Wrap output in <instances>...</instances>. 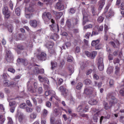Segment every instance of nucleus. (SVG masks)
Instances as JSON below:
<instances>
[{
  "label": "nucleus",
  "instance_id": "1",
  "mask_svg": "<svg viewBox=\"0 0 124 124\" xmlns=\"http://www.w3.org/2000/svg\"><path fill=\"white\" fill-rule=\"evenodd\" d=\"M115 93H110L107 94L106 99L109 101V106H108V104L106 102H105L104 103V108L106 109H108L110 108L114 104L116 103L118 101L115 97L113 96V95L115 94Z\"/></svg>",
  "mask_w": 124,
  "mask_h": 124
},
{
  "label": "nucleus",
  "instance_id": "2",
  "mask_svg": "<svg viewBox=\"0 0 124 124\" xmlns=\"http://www.w3.org/2000/svg\"><path fill=\"white\" fill-rule=\"evenodd\" d=\"M78 20L76 18H72L71 19H68L66 22L67 26L69 28L70 27L72 24L73 26L77 25L78 23Z\"/></svg>",
  "mask_w": 124,
  "mask_h": 124
},
{
  "label": "nucleus",
  "instance_id": "3",
  "mask_svg": "<svg viewBox=\"0 0 124 124\" xmlns=\"http://www.w3.org/2000/svg\"><path fill=\"white\" fill-rule=\"evenodd\" d=\"M42 18L44 21L48 22L51 18V15L49 12H44L42 15Z\"/></svg>",
  "mask_w": 124,
  "mask_h": 124
},
{
  "label": "nucleus",
  "instance_id": "4",
  "mask_svg": "<svg viewBox=\"0 0 124 124\" xmlns=\"http://www.w3.org/2000/svg\"><path fill=\"white\" fill-rule=\"evenodd\" d=\"M59 91L61 93V94L65 97L68 94V91L63 85L61 86L58 89Z\"/></svg>",
  "mask_w": 124,
  "mask_h": 124
},
{
  "label": "nucleus",
  "instance_id": "5",
  "mask_svg": "<svg viewBox=\"0 0 124 124\" xmlns=\"http://www.w3.org/2000/svg\"><path fill=\"white\" fill-rule=\"evenodd\" d=\"M6 59L7 62H11L13 60V57L12 53L10 51L7 50L6 52Z\"/></svg>",
  "mask_w": 124,
  "mask_h": 124
},
{
  "label": "nucleus",
  "instance_id": "6",
  "mask_svg": "<svg viewBox=\"0 0 124 124\" xmlns=\"http://www.w3.org/2000/svg\"><path fill=\"white\" fill-rule=\"evenodd\" d=\"M99 42L100 40L99 39L93 40L92 42L91 45L93 46H95L96 49H99L101 48L100 45L99 44Z\"/></svg>",
  "mask_w": 124,
  "mask_h": 124
},
{
  "label": "nucleus",
  "instance_id": "7",
  "mask_svg": "<svg viewBox=\"0 0 124 124\" xmlns=\"http://www.w3.org/2000/svg\"><path fill=\"white\" fill-rule=\"evenodd\" d=\"M14 37L17 40H22L25 39L27 36L20 33H16L15 34Z\"/></svg>",
  "mask_w": 124,
  "mask_h": 124
},
{
  "label": "nucleus",
  "instance_id": "8",
  "mask_svg": "<svg viewBox=\"0 0 124 124\" xmlns=\"http://www.w3.org/2000/svg\"><path fill=\"white\" fill-rule=\"evenodd\" d=\"M94 88L91 87H86L85 88L84 93L87 95L91 94L93 93Z\"/></svg>",
  "mask_w": 124,
  "mask_h": 124
},
{
  "label": "nucleus",
  "instance_id": "9",
  "mask_svg": "<svg viewBox=\"0 0 124 124\" xmlns=\"http://www.w3.org/2000/svg\"><path fill=\"white\" fill-rule=\"evenodd\" d=\"M56 8L59 10H63L64 9V6L63 2L61 1H59L57 3Z\"/></svg>",
  "mask_w": 124,
  "mask_h": 124
},
{
  "label": "nucleus",
  "instance_id": "10",
  "mask_svg": "<svg viewBox=\"0 0 124 124\" xmlns=\"http://www.w3.org/2000/svg\"><path fill=\"white\" fill-rule=\"evenodd\" d=\"M3 13L6 18H8L10 15L8 11V8L7 7H4L3 9Z\"/></svg>",
  "mask_w": 124,
  "mask_h": 124
},
{
  "label": "nucleus",
  "instance_id": "11",
  "mask_svg": "<svg viewBox=\"0 0 124 124\" xmlns=\"http://www.w3.org/2000/svg\"><path fill=\"white\" fill-rule=\"evenodd\" d=\"M109 43L115 48H118L119 47V41L117 40H116L114 42H110Z\"/></svg>",
  "mask_w": 124,
  "mask_h": 124
},
{
  "label": "nucleus",
  "instance_id": "12",
  "mask_svg": "<svg viewBox=\"0 0 124 124\" xmlns=\"http://www.w3.org/2000/svg\"><path fill=\"white\" fill-rule=\"evenodd\" d=\"M17 62L19 63H22L24 66H26L28 62V61L26 59L18 58L17 60Z\"/></svg>",
  "mask_w": 124,
  "mask_h": 124
},
{
  "label": "nucleus",
  "instance_id": "13",
  "mask_svg": "<svg viewBox=\"0 0 124 124\" xmlns=\"http://www.w3.org/2000/svg\"><path fill=\"white\" fill-rule=\"evenodd\" d=\"M46 54L44 52H42L41 53L40 55H39L38 56V58L40 60L45 61L46 59Z\"/></svg>",
  "mask_w": 124,
  "mask_h": 124
},
{
  "label": "nucleus",
  "instance_id": "14",
  "mask_svg": "<svg viewBox=\"0 0 124 124\" xmlns=\"http://www.w3.org/2000/svg\"><path fill=\"white\" fill-rule=\"evenodd\" d=\"M38 78L40 82H44L45 83H47V84H49V81L47 78H43L40 76H38Z\"/></svg>",
  "mask_w": 124,
  "mask_h": 124
},
{
  "label": "nucleus",
  "instance_id": "15",
  "mask_svg": "<svg viewBox=\"0 0 124 124\" xmlns=\"http://www.w3.org/2000/svg\"><path fill=\"white\" fill-rule=\"evenodd\" d=\"M105 0H100L99 2L98 5L99 6V9L101 10L102 8L105 4Z\"/></svg>",
  "mask_w": 124,
  "mask_h": 124
},
{
  "label": "nucleus",
  "instance_id": "16",
  "mask_svg": "<svg viewBox=\"0 0 124 124\" xmlns=\"http://www.w3.org/2000/svg\"><path fill=\"white\" fill-rule=\"evenodd\" d=\"M99 112H97L93 116V120L94 122L97 123L98 122V118L99 117Z\"/></svg>",
  "mask_w": 124,
  "mask_h": 124
},
{
  "label": "nucleus",
  "instance_id": "17",
  "mask_svg": "<svg viewBox=\"0 0 124 124\" xmlns=\"http://www.w3.org/2000/svg\"><path fill=\"white\" fill-rule=\"evenodd\" d=\"M115 74L117 75H119L120 73V65L116 66L115 68Z\"/></svg>",
  "mask_w": 124,
  "mask_h": 124
},
{
  "label": "nucleus",
  "instance_id": "18",
  "mask_svg": "<svg viewBox=\"0 0 124 124\" xmlns=\"http://www.w3.org/2000/svg\"><path fill=\"white\" fill-rule=\"evenodd\" d=\"M30 23L31 26L33 27H36L37 24V22L35 20L31 21L30 22Z\"/></svg>",
  "mask_w": 124,
  "mask_h": 124
},
{
  "label": "nucleus",
  "instance_id": "19",
  "mask_svg": "<svg viewBox=\"0 0 124 124\" xmlns=\"http://www.w3.org/2000/svg\"><path fill=\"white\" fill-rule=\"evenodd\" d=\"M24 118V116L23 113H21L18 115V119L19 121L20 122H23V120Z\"/></svg>",
  "mask_w": 124,
  "mask_h": 124
},
{
  "label": "nucleus",
  "instance_id": "20",
  "mask_svg": "<svg viewBox=\"0 0 124 124\" xmlns=\"http://www.w3.org/2000/svg\"><path fill=\"white\" fill-rule=\"evenodd\" d=\"M8 102H9V106L11 107L12 106L16 105V102L15 101H11L12 100L11 99H8Z\"/></svg>",
  "mask_w": 124,
  "mask_h": 124
},
{
  "label": "nucleus",
  "instance_id": "21",
  "mask_svg": "<svg viewBox=\"0 0 124 124\" xmlns=\"http://www.w3.org/2000/svg\"><path fill=\"white\" fill-rule=\"evenodd\" d=\"M88 102L89 104L93 105L96 104L97 102L96 100L92 99L90 100Z\"/></svg>",
  "mask_w": 124,
  "mask_h": 124
},
{
  "label": "nucleus",
  "instance_id": "22",
  "mask_svg": "<svg viewBox=\"0 0 124 124\" xmlns=\"http://www.w3.org/2000/svg\"><path fill=\"white\" fill-rule=\"evenodd\" d=\"M114 67L110 66L108 67L107 70V72L108 74H110L112 73L113 71Z\"/></svg>",
  "mask_w": 124,
  "mask_h": 124
},
{
  "label": "nucleus",
  "instance_id": "23",
  "mask_svg": "<svg viewBox=\"0 0 124 124\" xmlns=\"http://www.w3.org/2000/svg\"><path fill=\"white\" fill-rule=\"evenodd\" d=\"M53 43L52 42H49L45 44V46L48 48H50L53 47Z\"/></svg>",
  "mask_w": 124,
  "mask_h": 124
},
{
  "label": "nucleus",
  "instance_id": "24",
  "mask_svg": "<svg viewBox=\"0 0 124 124\" xmlns=\"http://www.w3.org/2000/svg\"><path fill=\"white\" fill-rule=\"evenodd\" d=\"M83 21L82 24L83 25H85L86 22L88 21V19L87 16H85L84 14L83 15Z\"/></svg>",
  "mask_w": 124,
  "mask_h": 124
},
{
  "label": "nucleus",
  "instance_id": "25",
  "mask_svg": "<svg viewBox=\"0 0 124 124\" xmlns=\"http://www.w3.org/2000/svg\"><path fill=\"white\" fill-rule=\"evenodd\" d=\"M84 108V106L83 105H79L77 109V111L78 112H79L81 111H83V108Z\"/></svg>",
  "mask_w": 124,
  "mask_h": 124
},
{
  "label": "nucleus",
  "instance_id": "26",
  "mask_svg": "<svg viewBox=\"0 0 124 124\" xmlns=\"http://www.w3.org/2000/svg\"><path fill=\"white\" fill-rule=\"evenodd\" d=\"M51 64L52 65L51 69L52 70L56 67L57 66V62H55L51 61Z\"/></svg>",
  "mask_w": 124,
  "mask_h": 124
},
{
  "label": "nucleus",
  "instance_id": "27",
  "mask_svg": "<svg viewBox=\"0 0 124 124\" xmlns=\"http://www.w3.org/2000/svg\"><path fill=\"white\" fill-rule=\"evenodd\" d=\"M48 111L45 109H44L42 111V115L44 117H46L48 115Z\"/></svg>",
  "mask_w": 124,
  "mask_h": 124
},
{
  "label": "nucleus",
  "instance_id": "28",
  "mask_svg": "<svg viewBox=\"0 0 124 124\" xmlns=\"http://www.w3.org/2000/svg\"><path fill=\"white\" fill-rule=\"evenodd\" d=\"M54 13L55 14L58 18H60L62 15V12H57L56 11H54Z\"/></svg>",
  "mask_w": 124,
  "mask_h": 124
},
{
  "label": "nucleus",
  "instance_id": "29",
  "mask_svg": "<svg viewBox=\"0 0 124 124\" xmlns=\"http://www.w3.org/2000/svg\"><path fill=\"white\" fill-rule=\"evenodd\" d=\"M68 69L69 72L71 73H73L74 72V68L71 65H70L68 67Z\"/></svg>",
  "mask_w": 124,
  "mask_h": 124
},
{
  "label": "nucleus",
  "instance_id": "30",
  "mask_svg": "<svg viewBox=\"0 0 124 124\" xmlns=\"http://www.w3.org/2000/svg\"><path fill=\"white\" fill-rule=\"evenodd\" d=\"M33 110V108H32L27 106L25 108V111L28 113L31 112Z\"/></svg>",
  "mask_w": 124,
  "mask_h": 124
},
{
  "label": "nucleus",
  "instance_id": "31",
  "mask_svg": "<svg viewBox=\"0 0 124 124\" xmlns=\"http://www.w3.org/2000/svg\"><path fill=\"white\" fill-rule=\"evenodd\" d=\"M7 28L8 31L10 32H12L13 29L12 25L11 24H9L8 25Z\"/></svg>",
  "mask_w": 124,
  "mask_h": 124
},
{
  "label": "nucleus",
  "instance_id": "32",
  "mask_svg": "<svg viewBox=\"0 0 124 124\" xmlns=\"http://www.w3.org/2000/svg\"><path fill=\"white\" fill-rule=\"evenodd\" d=\"M98 69L100 71H102L103 70L104 68V64H98Z\"/></svg>",
  "mask_w": 124,
  "mask_h": 124
},
{
  "label": "nucleus",
  "instance_id": "33",
  "mask_svg": "<svg viewBox=\"0 0 124 124\" xmlns=\"http://www.w3.org/2000/svg\"><path fill=\"white\" fill-rule=\"evenodd\" d=\"M83 82L86 85H89L91 83V81L89 79H87L85 80Z\"/></svg>",
  "mask_w": 124,
  "mask_h": 124
},
{
  "label": "nucleus",
  "instance_id": "34",
  "mask_svg": "<svg viewBox=\"0 0 124 124\" xmlns=\"http://www.w3.org/2000/svg\"><path fill=\"white\" fill-rule=\"evenodd\" d=\"M97 54V52L96 51H93L91 53L90 57L92 59L94 58Z\"/></svg>",
  "mask_w": 124,
  "mask_h": 124
},
{
  "label": "nucleus",
  "instance_id": "35",
  "mask_svg": "<svg viewBox=\"0 0 124 124\" xmlns=\"http://www.w3.org/2000/svg\"><path fill=\"white\" fill-rule=\"evenodd\" d=\"M58 109H59L58 108H55L54 110V115L56 116H57L60 114V113L58 112Z\"/></svg>",
  "mask_w": 124,
  "mask_h": 124
},
{
  "label": "nucleus",
  "instance_id": "36",
  "mask_svg": "<svg viewBox=\"0 0 124 124\" xmlns=\"http://www.w3.org/2000/svg\"><path fill=\"white\" fill-rule=\"evenodd\" d=\"M5 120V119L4 116L2 115H0V123L2 124L3 123Z\"/></svg>",
  "mask_w": 124,
  "mask_h": 124
},
{
  "label": "nucleus",
  "instance_id": "37",
  "mask_svg": "<svg viewBox=\"0 0 124 124\" xmlns=\"http://www.w3.org/2000/svg\"><path fill=\"white\" fill-rule=\"evenodd\" d=\"M92 27V25L91 24H89L83 27L84 30H86L88 29L91 28Z\"/></svg>",
  "mask_w": 124,
  "mask_h": 124
},
{
  "label": "nucleus",
  "instance_id": "38",
  "mask_svg": "<svg viewBox=\"0 0 124 124\" xmlns=\"http://www.w3.org/2000/svg\"><path fill=\"white\" fill-rule=\"evenodd\" d=\"M82 86V84L81 83H79L77 86L76 88L78 90H80Z\"/></svg>",
  "mask_w": 124,
  "mask_h": 124
},
{
  "label": "nucleus",
  "instance_id": "39",
  "mask_svg": "<svg viewBox=\"0 0 124 124\" xmlns=\"http://www.w3.org/2000/svg\"><path fill=\"white\" fill-rule=\"evenodd\" d=\"M39 70L38 67H35L33 70L34 73V74H37L39 73Z\"/></svg>",
  "mask_w": 124,
  "mask_h": 124
},
{
  "label": "nucleus",
  "instance_id": "40",
  "mask_svg": "<svg viewBox=\"0 0 124 124\" xmlns=\"http://www.w3.org/2000/svg\"><path fill=\"white\" fill-rule=\"evenodd\" d=\"M20 9L19 8H16L15 9V13L18 16H19L20 15Z\"/></svg>",
  "mask_w": 124,
  "mask_h": 124
},
{
  "label": "nucleus",
  "instance_id": "41",
  "mask_svg": "<svg viewBox=\"0 0 124 124\" xmlns=\"http://www.w3.org/2000/svg\"><path fill=\"white\" fill-rule=\"evenodd\" d=\"M103 64V59L102 58L100 57L98 60L97 64Z\"/></svg>",
  "mask_w": 124,
  "mask_h": 124
},
{
  "label": "nucleus",
  "instance_id": "42",
  "mask_svg": "<svg viewBox=\"0 0 124 124\" xmlns=\"http://www.w3.org/2000/svg\"><path fill=\"white\" fill-rule=\"evenodd\" d=\"M49 95L51 96H54L55 95V92L52 90H49Z\"/></svg>",
  "mask_w": 124,
  "mask_h": 124
},
{
  "label": "nucleus",
  "instance_id": "43",
  "mask_svg": "<svg viewBox=\"0 0 124 124\" xmlns=\"http://www.w3.org/2000/svg\"><path fill=\"white\" fill-rule=\"evenodd\" d=\"M114 15L113 12L111 10L110 11L108 14V15L107 16V17L108 18L111 16H113Z\"/></svg>",
  "mask_w": 124,
  "mask_h": 124
},
{
  "label": "nucleus",
  "instance_id": "44",
  "mask_svg": "<svg viewBox=\"0 0 124 124\" xmlns=\"http://www.w3.org/2000/svg\"><path fill=\"white\" fill-rule=\"evenodd\" d=\"M67 61L70 62H71L73 61V58L72 56L69 55L67 58Z\"/></svg>",
  "mask_w": 124,
  "mask_h": 124
},
{
  "label": "nucleus",
  "instance_id": "45",
  "mask_svg": "<svg viewBox=\"0 0 124 124\" xmlns=\"http://www.w3.org/2000/svg\"><path fill=\"white\" fill-rule=\"evenodd\" d=\"M109 86L110 87H113L114 85V82L113 79H111L109 82Z\"/></svg>",
  "mask_w": 124,
  "mask_h": 124
},
{
  "label": "nucleus",
  "instance_id": "46",
  "mask_svg": "<svg viewBox=\"0 0 124 124\" xmlns=\"http://www.w3.org/2000/svg\"><path fill=\"white\" fill-rule=\"evenodd\" d=\"M104 19V18L103 17L101 16H100L98 19V21L99 23H101L102 22Z\"/></svg>",
  "mask_w": 124,
  "mask_h": 124
},
{
  "label": "nucleus",
  "instance_id": "47",
  "mask_svg": "<svg viewBox=\"0 0 124 124\" xmlns=\"http://www.w3.org/2000/svg\"><path fill=\"white\" fill-rule=\"evenodd\" d=\"M17 48L20 50H23L24 49V47L21 45H19L17 46Z\"/></svg>",
  "mask_w": 124,
  "mask_h": 124
},
{
  "label": "nucleus",
  "instance_id": "48",
  "mask_svg": "<svg viewBox=\"0 0 124 124\" xmlns=\"http://www.w3.org/2000/svg\"><path fill=\"white\" fill-rule=\"evenodd\" d=\"M3 85L5 86H8L9 85L8 84V81L7 80H5L3 81Z\"/></svg>",
  "mask_w": 124,
  "mask_h": 124
},
{
  "label": "nucleus",
  "instance_id": "49",
  "mask_svg": "<svg viewBox=\"0 0 124 124\" xmlns=\"http://www.w3.org/2000/svg\"><path fill=\"white\" fill-rule=\"evenodd\" d=\"M92 11L93 15H94L96 12V9L94 7H92Z\"/></svg>",
  "mask_w": 124,
  "mask_h": 124
},
{
  "label": "nucleus",
  "instance_id": "50",
  "mask_svg": "<svg viewBox=\"0 0 124 124\" xmlns=\"http://www.w3.org/2000/svg\"><path fill=\"white\" fill-rule=\"evenodd\" d=\"M79 115L80 116H82V117H86L87 119H88L89 117L87 114H79Z\"/></svg>",
  "mask_w": 124,
  "mask_h": 124
},
{
  "label": "nucleus",
  "instance_id": "51",
  "mask_svg": "<svg viewBox=\"0 0 124 124\" xmlns=\"http://www.w3.org/2000/svg\"><path fill=\"white\" fill-rule=\"evenodd\" d=\"M31 99L33 101V103L35 105H36L37 104V102L35 98L33 96L31 97Z\"/></svg>",
  "mask_w": 124,
  "mask_h": 124
},
{
  "label": "nucleus",
  "instance_id": "52",
  "mask_svg": "<svg viewBox=\"0 0 124 124\" xmlns=\"http://www.w3.org/2000/svg\"><path fill=\"white\" fill-rule=\"evenodd\" d=\"M75 10L73 8H72L69 10V13L71 14H73L75 12Z\"/></svg>",
  "mask_w": 124,
  "mask_h": 124
},
{
  "label": "nucleus",
  "instance_id": "53",
  "mask_svg": "<svg viewBox=\"0 0 124 124\" xmlns=\"http://www.w3.org/2000/svg\"><path fill=\"white\" fill-rule=\"evenodd\" d=\"M8 124H13V122L11 118L10 117H8Z\"/></svg>",
  "mask_w": 124,
  "mask_h": 124
},
{
  "label": "nucleus",
  "instance_id": "54",
  "mask_svg": "<svg viewBox=\"0 0 124 124\" xmlns=\"http://www.w3.org/2000/svg\"><path fill=\"white\" fill-rule=\"evenodd\" d=\"M26 103L28 106L30 107H32V105L30 100H27L26 101Z\"/></svg>",
  "mask_w": 124,
  "mask_h": 124
},
{
  "label": "nucleus",
  "instance_id": "55",
  "mask_svg": "<svg viewBox=\"0 0 124 124\" xmlns=\"http://www.w3.org/2000/svg\"><path fill=\"white\" fill-rule=\"evenodd\" d=\"M30 116L31 118L35 119L36 117V115L35 113H33L30 115Z\"/></svg>",
  "mask_w": 124,
  "mask_h": 124
},
{
  "label": "nucleus",
  "instance_id": "56",
  "mask_svg": "<svg viewBox=\"0 0 124 124\" xmlns=\"http://www.w3.org/2000/svg\"><path fill=\"white\" fill-rule=\"evenodd\" d=\"M9 5L10 9L12 10H13V5L12 2L11 1H10L9 2Z\"/></svg>",
  "mask_w": 124,
  "mask_h": 124
},
{
  "label": "nucleus",
  "instance_id": "57",
  "mask_svg": "<svg viewBox=\"0 0 124 124\" xmlns=\"http://www.w3.org/2000/svg\"><path fill=\"white\" fill-rule=\"evenodd\" d=\"M99 33L98 31H95L94 30H93L92 33L91 35V36H92L93 35H96L98 34Z\"/></svg>",
  "mask_w": 124,
  "mask_h": 124
},
{
  "label": "nucleus",
  "instance_id": "58",
  "mask_svg": "<svg viewBox=\"0 0 124 124\" xmlns=\"http://www.w3.org/2000/svg\"><path fill=\"white\" fill-rule=\"evenodd\" d=\"M28 10L30 12H33L34 11V9L32 6H30L28 8Z\"/></svg>",
  "mask_w": 124,
  "mask_h": 124
},
{
  "label": "nucleus",
  "instance_id": "59",
  "mask_svg": "<svg viewBox=\"0 0 124 124\" xmlns=\"http://www.w3.org/2000/svg\"><path fill=\"white\" fill-rule=\"evenodd\" d=\"M26 106V104L25 103H23L20 104V107L21 108L24 109Z\"/></svg>",
  "mask_w": 124,
  "mask_h": 124
},
{
  "label": "nucleus",
  "instance_id": "60",
  "mask_svg": "<svg viewBox=\"0 0 124 124\" xmlns=\"http://www.w3.org/2000/svg\"><path fill=\"white\" fill-rule=\"evenodd\" d=\"M8 71L12 73H14L15 71V70L12 68H8Z\"/></svg>",
  "mask_w": 124,
  "mask_h": 124
},
{
  "label": "nucleus",
  "instance_id": "61",
  "mask_svg": "<svg viewBox=\"0 0 124 124\" xmlns=\"http://www.w3.org/2000/svg\"><path fill=\"white\" fill-rule=\"evenodd\" d=\"M63 82V79L62 78H60L58 79V84H57H57L59 85H61L62 83Z\"/></svg>",
  "mask_w": 124,
  "mask_h": 124
},
{
  "label": "nucleus",
  "instance_id": "62",
  "mask_svg": "<svg viewBox=\"0 0 124 124\" xmlns=\"http://www.w3.org/2000/svg\"><path fill=\"white\" fill-rule=\"evenodd\" d=\"M46 106L47 107L50 108L51 106V103L49 101H47L46 103Z\"/></svg>",
  "mask_w": 124,
  "mask_h": 124
},
{
  "label": "nucleus",
  "instance_id": "63",
  "mask_svg": "<svg viewBox=\"0 0 124 124\" xmlns=\"http://www.w3.org/2000/svg\"><path fill=\"white\" fill-rule=\"evenodd\" d=\"M25 16L27 18H30L32 16V15L31 14H26Z\"/></svg>",
  "mask_w": 124,
  "mask_h": 124
},
{
  "label": "nucleus",
  "instance_id": "64",
  "mask_svg": "<svg viewBox=\"0 0 124 124\" xmlns=\"http://www.w3.org/2000/svg\"><path fill=\"white\" fill-rule=\"evenodd\" d=\"M120 94L122 96H123L124 95V88L122 89H121L120 91Z\"/></svg>",
  "mask_w": 124,
  "mask_h": 124
}]
</instances>
